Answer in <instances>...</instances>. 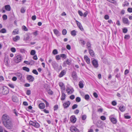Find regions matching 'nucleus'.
I'll return each mask as SVG.
<instances>
[{
  "label": "nucleus",
  "mask_w": 132,
  "mask_h": 132,
  "mask_svg": "<svg viewBox=\"0 0 132 132\" xmlns=\"http://www.w3.org/2000/svg\"><path fill=\"white\" fill-rule=\"evenodd\" d=\"M18 30L17 29H14L12 32V34L14 35L18 34Z\"/></svg>",
  "instance_id": "obj_29"
},
{
  "label": "nucleus",
  "mask_w": 132,
  "mask_h": 132,
  "mask_svg": "<svg viewBox=\"0 0 132 132\" xmlns=\"http://www.w3.org/2000/svg\"><path fill=\"white\" fill-rule=\"evenodd\" d=\"M88 14V12L87 11L85 12L83 14V16H84V17H86L87 16V14Z\"/></svg>",
  "instance_id": "obj_64"
},
{
  "label": "nucleus",
  "mask_w": 132,
  "mask_h": 132,
  "mask_svg": "<svg viewBox=\"0 0 132 132\" xmlns=\"http://www.w3.org/2000/svg\"><path fill=\"white\" fill-rule=\"evenodd\" d=\"M53 53L54 55L58 53L57 51L56 50L54 49L53 50Z\"/></svg>",
  "instance_id": "obj_44"
},
{
  "label": "nucleus",
  "mask_w": 132,
  "mask_h": 132,
  "mask_svg": "<svg viewBox=\"0 0 132 132\" xmlns=\"http://www.w3.org/2000/svg\"><path fill=\"white\" fill-rule=\"evenodd\" d=\"M45 106V105L43 103H40L39 105V107L40 109H44Z\"/></svg>",
  "instance_id": "obj_23"
},
{
  "label": "nucleus",
  "mask_w": 132,
  "mask_h": 132,
  "mask_svg": "<svg viewBox=\"0 0 132 132\" xmlns=\"http://www.w3.org/2000/svg\"><path fill=\"white\" fill-rule=\"evenodd\" d=\"M70 102L69 101L66 102L63 104V106L64 108H66L68 107L70 105Z\"/></svg>",
  "instance_id": "obj_13"
},
{
  "label": "nucleus",
  "mask_w": 132,
  "mask_h": 132,
  "mask_svg": "<svg viewBox=\"0 0 132 132\" xmlns=\"http://www.w3.org/2000/svg\"><path fill=\"white\" fill-rule=\"evenodd\" d=\"M78 107V105L77 104H74L72 107V109H74L76 108H77Z\"/></svg>",
  "instance_id": "obj_43"
},
{
  "label": "nucleus",
  "mask_w": 132,
  "mask_h": 132,
  "mask_svg": "<svg viewBox=\"0 0 132 132\" xmlns=\"http://www.w3.org/2000/svg\"><path fill=\"white\" fill-rule=\"evenodd\" d=\"M110 2L114 4L117 3L116 1L115 0H110Z\"/></svg>",
  "instance_id": "obj_55"
},
{
  "label": "nucleus",
  "mask_w": 132,
  "mask_h": 132,
  "mask_svg": "<svg viewBox=\"0 0 132 132\" xmlns=\"http://www.w3.org/2000/svg\"><path fill=\"white\" fill-rule=\"evenodd\" d=\"M30 125L34 126L36 128H38L40 127L39 124L36 121H30L29 122Z\"/></svg>",
  "instance_id": "obj_2"
},
{
  "label": "nucleus",
  "mask_w": 132,
  "mask_h": 132,
  "mask_svg": "<svg viewBox=\"0 0 132 132\" xmlns=\"http://www.w3.org/2000/svg\"><path fill=\"white\" fill-rule=\"evenodd\" d=\"M76 22L79 28L81 30L83 31L84 30V29L82 28L81 24L77 20H76Z\"/></svg>",
  "instance_id": "obj_15"
},
{
  "label": "nucleus",
  "mask_w": 132,
  "mask_h": 132,
  "mask_svg": "<svg viewBox=\"0 0 132 132\" xmlns=\"http://www.w3.org/2000/svg\"><path fill=\"white\" fill-rule=\"evenodd\" d=\"M3 123L4 126L8 129H11L12 127V124L11 119L8 120L6 122H4Z\"/></svg>",
  "instance_id": "obj_1"
},
{
  "label": "nucleus",
  "mask_w": 132,
  "mask_h": 132,
  "mask_svg": "<svg viewBox=\"0 0 132 132\" xmlns=\"http://www.w3.org/2000/svg\"><path fill=\"white\" fill-rule=\"evenodd\" d=\"M53 31L54 33L57 36H59L60 35V33L59 31L56 29H55L53 30Z\"/></svg>",
  "instance_id": "obj_18"
},
{
  "label": "nucleus",
  "mask_w": 132,
  "mask_h": 132,
  "mask_svg": "<svg viewBox=\"0 0 132 132\" xmlns=\"http://www.w3.org/2000/svg\"><path fill=\"white\" fill-rule=\"evenodd\" d=\"M22 60V58L20 55H17L14 58V61L16 63L20 62Z\"/></svg>",
  "instance_id": "obj_4"
},
{
  "label": "nucleus",
  "mask_w": 132,
  "mask_h": 132,
  "mask_svg": "<svg viewBox=\"0 0 132 132\" xmlns=\"http://www.w3.org/2000/svg\"><path fill=\"white\" fill-rule=\"evenodd\" d=\"M52 65L55 70H57L58 69V65L55 61H52Z\"/></svg>",
  "instance_id": "obj_5"
},
{
  "label": "nucleus",
  "mask_w": 132,
  "mask_h": 132,
  "mask_svg": "<svg viewBox=\"0 0 132 132\" xmlns=\"http://www.w3.org/2000/svg\"><path fill=\"white\" fill-rule=\"evenodd\" d=\"M67 33V30L65 29H64L62 31V34L63 35H65Z\"/></svg>",
  "instance_id": "obj_41"
},
{
  "label": "nucleus",
  "mask_w": 132,
  "mask_h": 132,
  "mask_svg": "<svg viewBox=\"0 0 132 132\" xmlns=\"http://www.w3.org/2000/svg\"><path fill=\"white\" fill-rule=\"evenodd\" d=\"M123 32L124 33H126L128 31L127 29V28H124L123 29Z\"/></svg>",
  "instance_id": "obj_54"
},
{
  "label": "nucleus",
  "mask_w": 132,
  "mask_h": 132,
  "mask_svg": "<svg viewBox=\"0 0 132 132\" xmlns=\"http://www.w3.org/2000/svg\"><path fill=\"white\" fill-rule=\"evenodd\" d=\"M72 76L74 80H77V76L76 72L73 71L72 72Z\"/></svg>",
  "instance_id": "obj_9"
},
{
  "label": "nucleus",
  "mask_w": 132,
  "mask_h": 132,
  "mask_svg": "<svg viewBox=\"0 0 132 132\" xmlns=\"http://www.w3.org/2000/svg\"><path fill=\"white\" fill-rule=\"evenodd\" d=\"M79 43L81 45H84L86 43L82 39H80L79 40Z\"/></svg>",
  "instance_id": "obj_33"
},
{
  "label": "nucleus",
  "mask_w": 132,
  "mask_h": 132,
  "mask_svg": "<svg viewBox=\"0 0 132 132\" xmlns=\"http://www.w3.org/2000/svg\"><path fill=\"white\" fill-rule=\"evenodd\" d=\"M25 11V10L23 7H22L20 10V12L21 13H24Z\"/></svg>",
  "instance_id": "obj_42"
},
{
  "label": "nucleus",
  "mask_w": 132,
  "mask_h": 132,
  "mask_svg": "<svg viewBox=\"0 0 132 132\" xmlns=\"http://www.w3.org/2000/svg\"><path fill=\"white\" fill-rule=\"evenodd\" d=\"M36 53V51L35 50H32L30 52V54L32 55H34Z\"/></svg>",
  "instance_id": "obj_39"
},
{
  "label": "nucleus",
  "mask_w": 132,
  "mask_h": 132,
  "mask_svg": "<svg viewBox=\"0 0 132 132\" xmlns=\"http://www.w3.org/2000/svg\"><path fill=\"white\" fill-rule=\"evenodd\" d=\"M71 60H69L68 59H67L66 61H64L63 63V66L64 67H66L67 66V64L69 65H70L71 64Z\"/></svg>",
  "instance_id": "obj_7"
},
{
  "label": "nucleus",
  "mask_w": 132,
  "mask_h": 132,
  "mask_svg": "<svg viewBox=\"0 0 132 132\" xmlns=\"http://www.w3.org/2000/svg\"><path fill=\"white\" fill-rule=\"evenodd\" d=\"M31 93V91L30 90L28 89L27 90L26 94L27 95H29Z\"/></svg>",
  "instance_id": "obj_46"
},
{
  "label": "nucleus",
  "mask_w": 132,
  "mask_h": 132,
  "mask_svg": "<svg viewBox=\"0 0 132 132\" xmlns=\"http://www.w3.org/2000/svg\"><path fill=\"white\" fill-rule=\"evenodd\" d=\"M54 110H57L58 108V106L57 105H56L54 107Z\"/></svg>",
  "instance_id": "obj_56"
},
{
  "label": "nucleus",
  "mask_w": 132,
  "mask_h": 132,
  "mask_svg": "<svg viewBox=\"0 0 132 132\" xmlns=\"http://www.w3.org/2000/svg\"><path fill=\"white\" fill-rule=\"evenodd\" d=\"M24 63L28 65H29L31 64V63L30 62H28V61H24Z\"/></svg>",
  "instance_id": "obj_60"
},
{
  "label": "nucleus",
  "mask_w": 132,
  "mask_h": 132,
  "mask_svg": "<svg viewBox=\"0 0 132 132\" xmlns=\"http://www.w3.org/2000/svg\"><path fill=\"white\" fill-rule=\"evenodd\" d=\"M129 38L130 36L128 35H126L124 37V38L125 39H128Z\"/></svg>",
  "instance_id": "obj_53"
},
{
  "label": "nucleus",
  "mask_w": 132,
  "mask_h": 132,
  "mask_svg": "<svg viewBox=\"0 0 132 132\" xmlns=\"http://www.w3.org/2000/svg\"><path fill=\"white\" fill-rule=\"evenodd\" d=\"M119 109L121 112H123L125 110L126 108L125 106L121 105L119 107Z\"/></svg>",
  "instance_id": "obj_19"
},
{
  "label": "nucleus",
  "mask_w": 132,
  "mask_h": 132,
  "mask_svg": "<svg viewBox=\"0 0 132 132\" xmlns=\"http://www.w3.org/2000/svg\"><path fill=\"white\" fill-rule=\"evenodd\" d=\"M3 18L4 20H5L7 19V16L6 15H4L3 16Z\"/></svg>",
  "instance_id": "obj_52"
},
{
  "label": "nucleus",
  "mask_w": 132,
  "mask_h": 132,
  "mask_svg": "<svg viewBox=\"0 0 132 132\" xmlns=\"http://www.w3.org/2000/svg\"><path fill=\"white\" fill-rule=\"evenodd\" d=\"M16 75L19 79H22V75L21 73H17L16 74Z\"/></svg>",
  "instance_id": "obj_26"
},
{
  "label": "nucleus",
  "mask_w": 132,
  "mask_h": 132,
  "mask_svg": "<svg viewBox=\"0 0 132 132\" xmlns=\"http://www.w3.org/2000/svg\"><path fill=\"white\" fill-rule=\"evenodd\" d=\"M48 93L50 95H52L53 93V92L51 90L49 89L48 91Z\"/></svg>",
  "instance_id": "obj_51"
},
{
  "label": "nucleus",
  "mask_w": 132,
  "mask_h": 132,
  "mask_svg": "<svg viewBox=\"0 0 132 132\" xmlns=\"http://www.w3.org/2000/svg\"><path fill=\"white\" fill-rule=\"evenodd\" d=\"M6 30L5 28H3L0 30V32L2 33H6Z\"/></svg>",
  "instance_id": "obj_36"
},
{
  "label": "nucleus",
  "mask_w": 132,
  "mask_h": 132,
  "mask_svg": "<svg viewBox=\"0 0 132 132\" xmlns=\"http://www.w3.org/2000/svg\"><path fill=\"white\" fill-rule=\"evenodd\" d=\"M59 85L61 88V89L63 90H65V87L64 86V85L63 83L62 82H60L59 83Z\"/></svg>",
  "instance_id": "obj_17"
},
{
  "label": "nucleus",
  "mask_w": 132,
  "mask_h": 132,
  "mask_svg": "<svg viewBox=\"0 0 132 132\" xmlns=\"http://www.w3.org/2000/svg\"><path fill=\"white\" fill-rule=\"evenodd\" d=\"M122 22L123 23L125 24L129 25V23L128 18L125 17L122 18Z\"/></svg>",
  "instance_id": "obj_10"
},
{
  "label": "nucleus",
  "mask_w": 132,
  "mask_h": 132,
  "mask_svg": "<svg viewBox=\"0 0 132 132\" xmlns=\"http://www.w3.org/2000/svg\"><path fill=\"white\" fill-rule=\"evenodd\" d=\"M23 70L26 71L28 72H29L30 70L29 68L26 67H23Z\"/></svg>",
  "instance_id": "obj_35"
},
{
  "label": "nucleus",
  "mask_w": 132,
  "mask_h": 132,
  "mask_svg": "<svg viewBox=\"0 0 132 132\" xmlns=\"http://www.w3.org/2000/svg\"><path fill=\"white\" fill-rule=\"evenodd\" d=\"M111 121L114 124H115L117 122V119L114 118L112 117L110 119Z\"/></svg>",
  "instance_id": "obj_22"
},
{
  "label": "nucleus",
  "mask_w": 132,
  "mask_h": 132,
  "mask_svg": "<svg viewBox=\"0 0 132 132\" xmlns=\"http://www.w3.org/2000/svg\"><path fill=\"white\" fill-rule=\"evenodd\" d=\"M36 18V15H34L32 16L31 17L32 19L33 20H35Z\"/></svg>",
  "instance_id": "obj_57"
},
{
  "label": "nucleus",
  "mask_w": 132,
  "mask_h": 132,
  "mask_svg": "<svg viewBox=\"0 0 132 132\" xmlns=\"http://www.w3.org/2000/svg\"><path fill=\"white\" fill-rule=\"evenodd\" d=\"M128 11L130 13L132 12V8H128L127 9Z\"/></svg>",
  "instance_id": "obj_58"
},
{
  "label": "nucleus",
  "mask_w": 132,
  "mask_h": 132,
  "mask_svg": "<svg viewBox=\"0 0 132 132\" xmlns=\"http://www.w3.org/2000/svg\"><path fill=\"white\" fill-rule=\"evenodd\" d=\"M70 129L72 132H79L78 129L74 126L71 127Z\"/></svg>",
  "instance_id": "obj_8"
},
{
  "label": "nucleus",
  "mask_w": 132,
  "mask_h": 132,
  "mask_svg": "<svg viewBox=\"0 0 132 132\" xmlns=\"http://www.w3.org/2000/svg\"><path fill=\"white\" fill-rule=\"evenodd\" d=\"M88 50L90 55L92 57H94L95 56V54L94 51L91 49H89Z\"/></svg>",
  "instance_id": "obj_20"
},
{
  "label": "nucleus",
  "mask_w": 132,
  "mask_h": 132,
  "mask_svg": "<svg viewBox=\"0 0 132 132\" xmlns=\"http://www.w3.org/2000/svg\"><path fill=\"white\" fill-rule=\"evenodd\" d=\"M70 119L71 121L74 123H75L76 120V118L73 116H72L71 117Z\"/></svg>",
  "instance_id": "obj_21"
},
{
  "label": "nucleus",
  "mask_w": 132,
  "mask_h": 132,
  "mask_svg": "<svg viewBox=\"0 0 132 132\" xmlns=\"http://www.w3.org/2000/svg\"><path fill=\"white\" fill-rule=\"evenodd\" d=\"M89 98V95L86 94L85 96V98L86 100H88Z\"/></svg>",
  "instance_id": "obj_40"
},
{
  "label": "nucleus",
  "mask_w": 132,
  "mask_h": 132,
  "mask_svg": "<svg viewBox=\"0 0 132 132\" xmlns=\"http://www.w3.org/2000/svg\"><path fill=\"white\" fill-rule=\"evenodd\" d=\"M129 3L127 1H125L124 3L123 4V6H128L129 5Z\"/></svg>",
  "instance_id": "obj_38"
},
{
  "label": "nucleus",
  "mask_w": 132,
  "mask_h": 132,
  "mask_svg": "<svg viewBox=\"0 0 132 132\" xmlns=\"http://www.w3.org/2000/svg\"><path fill=\"white\" fill-rule=\"evenodd\" d=\"M66 95L64 93L62 92V95L61 99L62 100H64L65 98Z\"/></svg>",
  "instance_id": "obj_25"
},
{
  "label": "nucleus",
  "mask_w": 132,
  "mask_h": 132,
  "mask_svg": "<svg viewBox=\"0 0 132 132\" xmlns=\"http://www.w3.org/2000/svg\"><path fill=\"white\" fill-rule=\"evenodd\" d=\"M87 46L88 50L91 49V44L89 42H88L86 44Z\"/></svg>",
  "instance_id": "obj_32"
},
{
  "label": "nucleus",
  "mask_w": 132,
  "mask_h": 132,
  "mask_svg": "<svg viewBox=\"0 0 132 132\" xmlns=\"http://www.w3.org/2000/svg\"><path fill=\"white\" fill-rule=\"evenodd\" d=\"M79 112V111L78 109L76 110L74 112V113L76 114H77Z\"/></svg>",
  "instance_id": "obj_50"
},
{
  "label": "nucleus",
  "mask_w": 132,
  "mask_h": 132,
  "mask_svg": "<svg viewBox=\"0 0 132 132\" xmlns=\"http://www.w3.org/2000/svg\"><path fill=\"white\" fill-rule=\"evenodd\" d=\"M60 57L63 59H65L67 58L66 55L64 54H60Z\"/></svg>",
  "instance_id": "obj_34"
},
{
  "label": "nucleus",
  "mask_w": 132,
  "mask_h": 132,
  "mask_svg": "<svg viewBox=\"0 0 132 132\" xmlns=\"http://www.w3.org/2000/svg\"><path fill=\"white\" fill-rule=\"evenodd\" d=\"M74 90L73 88L70 89L69 87H68L66 91L68 94H71L73 92Z\"/></svg>",
  "instance_id": "obj_11"
},
{
  "label": "nucleus",
  "mask_w": 132,
  "mask_h": 132,
  "mask_svg": "<svg viewBox=\"0 0 132 132\" xmlns=\"http://www.w3.org/2000/svg\"><path fill=\"white\" fill-rule=\"evenodd\" d=\"M27 79L29 82H32L34 80V78L32 76L29 75L27 76Z\"/></svg>",
  "instance_id": "obj_12"
},
{
  "label": "nucleus",
  "mask_w": 132,
  "mask_h": 132,
  "mask_svg": "<svg viewBox=\"0 0 132 132\" xmlns=\"http://www.w3.org/2000/svg\"><path fill=\"white\" fill-rule=\"evenodd\" d=\"M78 13L79 15L80 16H83V13L81 11L79 10L78 11Z\"/></svg>",
  "instance_id": "obj_59"
},
{
  "label": "nucleus",
  "mask_w": 132,
  "mask_h": 132,
  "mask_svg": "<svg viewBox=\"0 0 132 132\" xmlns=\"http://www.w3.org/2000/svg\"><path fill=\"white\" fill-rule=\"evenodd\" d=\"M44 101L45 103L46 107L48 106L49 105V103L46 100H44Z\"/></svg>",
  "instance_id": "obj_63"
},
{
  "label": "nucleus",
  "mask_w": 132,
  "mask_h": 132,
  "mask_svg": "<svg viewBox=\"0 0 132 132\" xmlns=\"http://www.w3.org/2000/svg\"><path fill=\"white\" fill-rule=\"evenodd\" d=\"M66 74V72L65 70H63L62 71L59 75V77L61 78L62 77Z\"/></svg>",
  "instance_id": "obj_16"
},
{
  "label": "nucleus",
  "mask_w": 132,
  "mask_h": 132,
  "mask_svg": "<svg viewBox=\"0 0 132 132\" xmlns=\"http://www.w3.org/2000/svg\"><path fill=\"white\" fill-rule=\"evenodd\" d=\"M101 119L103 120H104L106 119V117L103 116H102L101 117Z\"/></svg>",
  "instance_id": "obj_61"
},
{
  "label": "nucleus",
  "mask_w": 132,
  "mask_h": 132,
  "mask_svg": "<svg viewBox=\"0 0 132 132\" xmlns=\"http://www.w3.org/2000/svg\"><path fill=\"white\" fill-rule=\"evenodd\" d=\"M92 63L95 68H97L98 67V64L97 61L95 59H94L92 61Z\"/></svg>",
  "instance_id": "obj_6"
},
{
  "label": "nucleus",
  "mask_w": 132,
  "mask_h": 132,
  "mask_svg": "<svg viewBox=\"0 0 132 132\" xmlns=\"http://www.w3.org/2000/svg\"><path fill=\"white\" fill-rule=\"evenodd\" d=\"M20 39V37L18 36H16L15 38H13V40L15 42H16L17 40H19Z\"/></svg>",
  "instance_id": "obj_28"
},
{
  "label": "nucleus",
  "mask_w": 132,
  "mask_h": 132,
  "mask_svg": "<svg viewBox=\"0 0 132 132\" xmlns=\"http://www.w3.org/2000/svg\"><path fill=\"white\" fill-rule=\"evenodd\" d=\"M128 113H127L125 114L124 115V116L125 118L126 119H130L131 118V117L130 116H129L128 115Z\"/></svg>",
  "instance_id": "obj_30"
},
{
  "label": "nucleus",
  "mask_w": 132,
  "mask_h": 132,
  "mask_svg": "<svg viewBox=\"0 0 132 132\" xmlns=\"http://www.w3.org/2000/svg\"><path fill=\"white\" fill-rule=\"evenodd\" d=\"M71 34L72 36H75L76 35V32L75 30H74L71 32Z\"/></svg>",
  "instance_id": "obj_37"
},
{
  "label": "nucleus",
  "mask_w": 132,
  "mask_h": 132,
  "mask_svg": "<svg viewBox=\"0 0 132 132\" xmlns=\"http://www.w3.org/2000/svg\"><path fill=\"white\" fill-rule=\"evenodd\" d=\"M86 118V116L85 115H83L81 117V118L83 120H85Z\"/></svg>",
  "instance_id": "obj_49"
},
{
  "label": "nucleus",
  "mask_w": 132,
  "mask_h": 132,
  "mask_svg": "<svg viewBox=\"0 0 132 132\" xmlns=\"http://www.w3.org/2000/svg\"><path fill=\"white\" fill-rule=\"evenodd\" d=\"M12 100L14 102H16L18 101V99L17 97L15 96H13Z\"/></svg>",
  "instance_id": "obj_31"
},
{
  "label": "nucleus",
  "mask_w": 132,
  "mask_h": 132,
  "mask_svg": "<svg viewBox=\"0 0 132 132\" xmlns=\"http://www.w3.org/2000/svg\"><path fill=\"white\" fill-rule=\"evenodd\" d=\"M5 9L9 11H10L11 10V7L9 5H7L5 6Z\"/></svg>",
  "instance_id": "obj_27"
},
{
  "label": "nucleus",
  "mask_w": 132,
  "mask_h": 132,
  "mask_svg": "<svg viewBox=\"0 0 132 132\" xmlns=\"http://www.w3.org/2000/svg\"><path fill=\"white\" fill-rule=\"evenodd\" d=\"M79 87L81 88H82L84 87L83 82L82 81H80L79 83Z\"/></svg>",
  "instance_id": "obj_24"
},
{
  "label": "nucleus",
  "mask_w": 132,
  "mask_h": 132,
  "mask_svg": "<svg viewBox=\"0 0 132 132\" xmlns=\"http://www.w3.org/2000/svg\"><path fill=\"white\" fill-rule=\"evenodd\" d=\"M22 29L24 31H27L28 30V29L25 26H22Z\"/></svg>",
  "instance_id": "obj_45"
},
{
  "label": "nucleus",
  "mask_w": 132,
  "mask_h": 132,
  "mask_svg": "<svg viewBox=\"0 0 132 132\" xmlns=\"http://www.w3.org/2000/svg\"><path fill=\"white\" fill-rule=\"evenodd\" d=\"M76 101L77 102H79L80 101V98L79 97H77L76 98Z\"/></svg>",
  "instance_id": "obj_48"
},
{
  "label": "nucleus",
  "mask_w": 132,
  "mask_h": 132,
  "mask_svg": "<svg viewBox=\"0 0 132 132\" xmlns=\"http://www.w3.org/2000/svg\"><path fill=\"white\" fill-rule=\"evenodd\" d=\"M11 50L12 52L14 53L15 52L16 50L15 48L13 47L11 48Z\"/></svg>",
  "instance_id": "obj_62"
},
{
  "label": "nucleus",
  "mask_w": 132,
  "mask_h": 132,
  "mask_svg": "<svg viewBox=\"0 0 132 132\" xmlns=\"http://www.w3.org/2000/svg\"><path fill=\"white\" fill-rule=\"evenodd\" d=\"M84 58L87 64H89L90 63V59L86 55H85L84 57Z\"/></svg>",
  "instance_id": "obj_14"
},
{
  "label": "nucleus",
  "mask_w": 132,
  "mask_h": 132,
  "mask_svg": "<svg viewBox=\"0 0 132 132\" xmlns=\"http://www.w3.org/2000/svg\"><path fill=\"white\" fill-rule=\"evenodd\" d=\"M32 72L34 74L36 75H38V73L37 71L36 70L34 69L32 70Z\"/></svg>",
  "instance_id": "obj_47"
},
{
  "label": "nucleus",
  "mask_w": 132,
  "mask_h": 132,
  "mask_svg": "<svg viewBox=\"0 0 132 132\" xmlns=\"http://www.w3.org/2000/svg\"><path fill=\"white\" fill-rule=\"evenodd\" d=\"M10 119H11L9 116L6 114H4L3 115L2 117V120L3 123H4V122H6Z\"/></svg>",
  "instance_id": "obj_3"
}]
</instances>
